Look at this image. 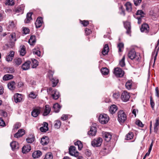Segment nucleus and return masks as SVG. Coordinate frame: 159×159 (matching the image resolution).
Here are the masks:
<instances>
[{
	"instance_id": "9d476101",
	"label": "nucleus",
	"mask_w": 159,
	"mask_h": 159,
	"mask_svg": "<svg viewBox=\"0 0 159 159\" xmlns=\"http://www.w3.org/2000/svg\"><path fill=\"white\" fill-rule=\"evenodd\" d=\"M130 98V95L129 93L126 91H124L122 93L121 96V99L124 102L128 101Z\"/></svg>"
},
{
	"instance_id": "c85d7f7f",
	"label": "nucleus",
	"mask_w": 159,
	"mask_h": 159,
	"mask_svg": "<svg viewBox=\"0 0 159 159\" xmlns=\"http://www.w3.org/2000/svg\"><path fill=\"white\" fill-rule=\"evenodd\" d=\"M109 51V46L108 44H105L103 47L102 51V53L103 55H105L107 54Z\"/></svg>"
},
{
	"instance_id": "864d4df0",
	"label": "nucleus",
	"mask_w": 159,
	"mask_h": 159,
	"mask_svg": "<svg viewBox=\"0 0 159 159\" xmlns=\"http://www.w3.org/2000/svg\"><path fill=\"white\" fill-rule=\"evenodd\" d=\"M52 158L53 156L52 154L48 153L46 154L44 159H52Z\"/></svg>"
},
{
	"instance_id": "5fc2aeb1",
	"label": "nucleus",
	"mask_w": 159,
	"mask_h": 159,
	"mask_svg": "<svg viewBox=\"0 0 159 159\" xmlns=\"http://www.w3.org/2000/svg\"><path fill=\"white\" fill-rule=\"evenodd\" d=\"M29 96L31 98L34 99L36 98L37 95L34 92H31L29 94Z\"/></svg>"
},
{
	"instance_id": "7ed1b4c3",
	"label": "nucleus",
	"mask_w": 159,
	"mask_h": 159,
	"mask_svg": "<svg viewBox=\"0 0 159 159\" xmlns=\"http://www.w3.org/2000/svg\"><path fill=\"white\" fill-rule=\"evenodd\" d=\"M98 120L102 124H105L108 122L109 118L108 116L106 114H101L99 116Z\"/></svg>"
},
{
	"instance_id": "49530a36",
	"label": "nucleus",
	"mask_w": 159,
	"mask_h": 159,
	"mask_svg": "<svg viewBox=\"0 0 159 159\" xmlns=\"http://www.w3.org/2000/svg\"><path fill=\"white\" fill-rule=\"evenodd\" d=\"M117 47L118 48V52H121L122 51V49L124 48V44L122 43H120L118 44Z\"/></svg>"
},
{
	"instance_id": "052dcab7",
	"label": "nucleus",
	"mask_w": 159,
	"mask_h": 159,
	"mask_svg": "<svg viewBox=\"0 0 159 159\" xmlns=\"http://www.w3.org/2000/svg\"><path fill=\"white\" fill-rule=\"evenodd\" d=\"M136 124L139 126L141 127H143V124L142 122L139 120H138L136 121Z\"/></svg>"
},
{
	"instance_id": "69168bd1",
	"label": "nucleus",
	"mask_w": 159,
	"mask_h": 159,
	"mask_svg": "<svg viewBox=\"0 0 159 159\" xmlns=\"http://www.w3.org/2000/svg\"><path fill=\"white\" fill-rule=\"evenodd\" d=\"M34 54L37 55L39 57L40 56V52L39 50H34L33 51Z\"/></svg>"
},
{
	"instance_id": "f03ea898",
	"label": "nucleus",
	"mask_w": 159,
	"mask_h": 159,
	"mask_svg": "<svg viewBox=\"0 0 159 159\" xmlns=\"http://www.w3.org/2000/svg\"><path fill=\"white\" fill-rule=\"evenodd\" d=\"M9 42L8 45L9 47L12 48L14 45L15 42L16 40V34L14 33L11 34L9 36Z\"/></svg>"
},
{
	"instance_id": "e433bc0d",
	"label": "nucleus",
	"mask_w": 159,
	"mask_h": 159,
	"mask_svg": "<svg viewBox=\"0 0 159 159\" xmlns=\"http://www.w3.org/2000/svg\"><path fill=\"white\" fill-rule=\"evenodd\" d=\"M20 48V55L22 56H24L26 53L25 46L24 45H21Z\"/></svg>"
},
{
	"instance_id": "0eeeda50",
	"label": "nucleus",
	"mask_w": 159,
	"mask_h": 159,
	"mask_svg": "<svg viewBox=\"0 0 159 159\" xmlns=\"http://www.w3.org/2000/svg\"><path fill=\"white\" fill-rule=\"evenodd\" d=\"M102 141V138H98L94 139L92 142L91 144L93 147H99L101 145Z\"/></svg>"
},
{
	"instance_id": "bb28decb",
	"label": "nucleus",
	"mask_w": 159,
	"mask_h": 159,
	"mask_svg": "<svg viewBox=\"0 0 159 159\" xmlns=\"http://www.w3.org/2000/svg\"><path fill=\"white\" fill-rule=\"evenodd\" d=\"M36 42V37L35 35H31L28 41V43L31 45H34Z\"/></svg>"
},
{
	"instance_id": "774afa93",
	"label": "nucleus",
	"mask_w": 159,
	"mask_h": 159,
	"mask_svg": "<svg viewBox=\"0 0 159 159\" xmlns=\"http://www.w3.org/2000/svg\"><path fill=\"white\" fill-rule=\"evenodd\" d=\"M120 95L119 93H113V97L115 99L118 98L120 97Z\"/></svg>"
},
{
	"instance_id": "f257e3e1",
	"label": "nucleus",
	"mask_w": 159,
	"mask_h": 159,
	"mask_svg": "<svg viewBox=\"0 0 159 159\" xmlns=\"http://www.w3.org/2000/svg\"><path fill=\"white\" fill-rule=\"evenodd\" d=\"M118 120L120 123H124L126 120L127 116L123 111L120 110L117 112Z\"/></svg>"
},
{
	"instance_id": "473e14b6",
	"label": "nucleus",
	"mask_w": 159,
	"mask_h": 159,
	"mask_svg": "<svg viewBox=\"0 0 159 159\" xmlns=\"http://www.w3.org/2000/svg\"><path fill=\"white\" fill-rule=\"evenodd\" d=\"M42 154V152L39 150H38L34 152L32 156L34 158H37L40 157Z\"/></svg>"
},
{
	"instance_id": "680f3d73",
	"label": "nucleus",
	"mask_w": 159,
	"mask_h": 159,
	"mask_svg": "<svg viewBox=\"0 0 159 159\" xmlns=\"http://www.w3.org/2000/svg\"><path fill=\"white\" fill-rule=\"evenodd\" d=\"M23 33L25 34H28L30 32V30L26 27H23Z\"/></svg>"
},
{
	"instance_id": "6e6552de",
	"label": "nucleus",
	"mask_w": 159,
	"mask_h": 159,
	"mask_svg": "<svg viewBox=\"0 0 159 159\" xmlns=\"http://www.w3.org/2000/svg\"><path fill=\"white\" fill-rule=\"evenodd\" d=\"M114 73L116 76L119 77H122L124 74V71L119 67L115 68Z\"/></svg>"
},
{
	"instance_id": "b1692460",
	"label": "nucleus",
	"mask_w": 159,
	"mask_h": 159,
	"mask_svg": "<svg viewBox=\"0 0 159 159\" xmlns=\"http://www.w3.org/2000/svg\"><path fill=\"white\" fill-rule=\"evenodd\" d=\"M15 101L16 102H20L22 99L21 94L18 93L15 94L14 96Z\"/></svg>"
},
{
	"instance_id": "e2e57ef3",
	"label": "nucleus",
	"mask_w": 159,
	"mask_h": 159,
	"mask_svg": "<svg viewBox=\"0 0 159 159\" xmlns=\"http://www.w3.org/2000/svg\"><path fill=\"white\" fill-rule=\"evenodd\" d=\"M85 33L86 35H89L91 34L92 32L91 30L89 29H88L87 28H86L85 29Z\"/></svg>"
},
{
	"instance_id": "c9c22d12",
	"label": "nucleus",
	"mask_w": 159,
	"mask_h": 159,
	"mask_svg": "<svg viewBox=\"0 0 159 159\" xmlns=\"http://www.w3.org/2000/svg\"><path fill=\"white\" fill-rule=\"evenodd\" d=\"M14 63L16 66L20 65L22 63V60L20 58H16L14 60Z\"/></svg>"
},
{
	"instance_id": "a211bd4d",
	"label": "nucleus",
	"mask_w": 159,
	"mask_h": 159,
	"mask_svg": "<svg viewBox=\"0 0 159 159\" xmlns=\"http://www.w3.org/2000/svg\"><path fill=\"white\" fill-rule=\"evenodd\" d=\"M31 149L30 144L24 145L22 148V152L23 153H26L29 152Z\"/></svg>"
},
{
	"instance_id": "aec40b11",
	"label": "nucleus",
	"mask_w": 159,
	"mask_h": 159,
	"mask_svg": "<svg viewBox=\"0 0 159 159\" xmlns=\"http://www.w3.org/2000/svg\"><path fill=\"white\" fill-rule=\"evenodd\" d=\"M49 138L48 136H43L41 138L40 143L43 145H45L49 142Z\"/></svg>"
},
{
	"instance_id": "4be33fe9",
	"label": "nucleus",
	"mask_w": 159,
	"mask_h": 159,
	"mask_svg": "<svg viewBox=\"0 0 159 159\" xmlns=\"http://www.w3.org/2000/svg\"><path fill=\"white\" fill-rule=\"evenodd\" d=\"M48 124L46 122H43V126L40 128V130L41 132H46L48 129Z\"/></svg>"
},
{
	"instance_id": "3c124183",
	"label": "nucleus",
	"mask_w": 159,
	"mask_h": 159,
	"mask_svg": "<svg viewBox=\"0 0 159 159\" xmlns=\"http://www.w3.org/2000/svg\"><path fill=\"white\" fill-rule=\"evenodd\" d=\"M80 23L82 24L83 26L85 27L86 26L89 24V21L88 20H80Z\"/></svg>"
},
{
	"instance_id": "338daca9",
	"label": "nucleus",
	"mask_w": 159,
	"mask_h": 159,
	"mask_svg": "<svg viewBox=\"0 0 159 159\" xmlns=\"http://www.w3.org/2000/svg\"><path fill=\"white\" fill-rule=\"evenodd\" d=\"M120 9L121 10V12L120 14H123L124 16L125 15V10L123 6H121L120 7Z\"/></svg>"
},
{
	"instance_id": "4d7b16f0",
	"label": "nucleus",
	"mask_w": 159,
	"mask_h": 159,
	"mask_svg": "<svg viewBox=\"0 0 159 159\" xmlns=\"http://www.w3.org/2000/svg\"><path fill=\"white\" fill-rule=\"evenodd\" d=\"M150 100L151 106L152 109H153L154 107L155 103L152 96L150 97Z\"/></svg>"
},
{
	"instance_id": "58836bf2",
	"label": "nucleus",
	"mask_w": 159,
	"mask_h": 159,
	"mask_svg": "<svg viewBox=\"0 0 159 159\" xmlns=\"http://www.w3.org/2000/svg\"><path fill=\"white\" fill-rule=\"evenodd\" d=\"M74 145L78 146V148L79 150H81L83 148V144L80 141L78 140L74 143Z\"/></svg>"
},
{
	"instance_id": "13d9d810",
	"label": "nucleus",
	"mask_w": 159,
	"mask_h": 159,
	"mask_svg": "<svg viewBox=\"0 0 159 159\" xmlns=\"http://www.w3.org/2000/svg\"><path fill=\"white\" fill-rule=\"evenodd\" d=\"M159 125L158 124V123H155L154 125V131L155 133L157 134L158 129V126Z\"/></svg>"
},
{
	"instance_id": "72a5a7b5",
	"label": "nucleus",
	"mask_w": 159,
	"mask_h": 159,
	"mask_svg": "<svg viewBox=\"0 0 159 159\" xmlns=\"http://www.w3.org/2000/svg\"><path fill=\"white\" fill-rule=\"evenodd\" d=\"M126 7V11L129 12L131 11L132 10V4L129 2H128L125 5Z\"/></svg>"
},
{
	"instance_id": "ea45409f",
	"label": "nucleus",
	"mask_w": 159,
	"mask_h": 159,
	"mask_svg": "<svg viewBox=\"0 0 159 159\" xmlns=\"http://www.w3.org/2000/svg\"><path fill=\"white\" fill-rule=\"evenodd\" d=\"M32 63V66L33 68H35L39 65L38 61L35 59H31Z\"/></svg>"
},
{
	"instance_id": "dca6fc26",
	"label": "nucleus",
	"mask_w": 159,
	"mask_h": 159,
	"mask_svg": "<svg viewBox=\"0 0 159 159\" xmlns=\"http://www.w3.org/2000/svg\"><path fill=\"white\" fill-rule=\"evenodd\" d=\"M124 26L126 30V34H130L131 27L130 23L129 22H125L124 23Z\"/></svg>"
},
{
	"instance_id": "ddd939ff",
	"label": "nucleus",
	"mask_w": 159,
	"mask_h": 159,
	"mask_svg": "<svg viewBox=\"0 0 159 159\" xmlns=\"http://www.w3.org/2000/svg\"><path fill=\"white\" fill-rule=\"evenodd\" d=\"M41 110L39 108H34L31 112V115L34 117H36L40 114Z\"/></svg>"
},
{
	"instance_id": "8fccbe9b",
	"label": "nucleus",
	"mask_w": 159,
	"mask_h": 159,
	"mask_svg": "<svg viewBox=\"0 0 159 159\" xmlns=\"http://www.w3.org/2000/svg\"><path fill=\"white\" fill-rule=\"evenodd\" d=\"M145 14L144 13L142 10H138L136 13V15H140V17H144Z\"/></svg>"
},
{
	"instance_id": "39448f33",
	"label": "nucleus",
	"mask_w": 159,
	"mask_h": 159,
	"mask_svg": "<svg viewBox=\"0 0 159 159\" xmlns=\"http://www.w3.org/2000/svg\"><path fill=\"white\" fill-rule=\"evenodd\" d=\"M49 74L48 77L50 81L52 82V86L55 87L59 82L58 79L56 77L53 76V73L52 72H51L49 73Z\"/></svg>"
},
{
	"instance_id": "5701e85b",
	"label": "nucleus",
	"mask_w": 159,
	"mask_h": 159,
	"mask_svg": "<svg viewBox=\"0 0 159 159\" xmlns=\"http://www.w3.org/2000/svg\"><path fill=\"white\" fill-rule=\"evenodd\" d=\"M117 109L118 108L115 105H112L110 107L109 111L111 114H113L115 113Z\"/></svg>"
},
{
	"instance_id": "412c9836",
	"label": "nucleus",
	"mask_w": 159,
	"mask_h": 159,
	"mask_svg": "<svg viewBox=\"0 0 159 159\" xmlns=\"http://www.w3.org/2000/svg\"><path fill=\"white\" fill-rule=\"evenodd\" d=\"M97 132V128L95 127L92 126L90 128V130L88 132V134L92 136L95 135Z\"/></svg>"
},
{
	"instance_id": "c03bdc74",
	"label": "nucleus",
	"mask_w": 159,
	"mask_h": 159,
	"mask_svg": "<svg viewBox=\"0 0 159 159\" xmlns=\"http://www.w3.org/2000/svg\"><path fill=\"white\" fill-rule=\"evenodd\" d=\"M125 86L128 89H130L132 87V81L130 80L128 81L125 84Z\"/></svg>"
},
{
	"instance_id": "7c9ffc66",
	"label": "nucleus",
	"mask_w": 159,
	"mask_h": 159,
	"mask_svg": "<svg viewBox=\"0 0 159 159\" xmlns=\"http://www.w3.org/2000/svg\"><path fill=\"white\" fill-rule=\"evenodd\" d=\"M24 6L23 5L19 6L14 11L15 13H23L24 10Z\"/></svg>"
},
{
	"instance_id": "4468645a",
	"label": "nucleus",
	"mask_w": 159,
	"mask_h": 159,
	"mask_svg": "<svg viewBox=\"0 0 159 159\" xmlns=\"http://www.w3.org/2000/svg\"><path fill=\"white\" fill-rule=\"evenodd\" d=\"M43 22V19L41 17H38L35 23L36 27L37 28H40L42 25Z\"/></svg>"
},
{
	"instance_id": "bf43d9fd",
	"label": "nucleus",
	"mask_w": 159,
	"mask_h": 159,
	"mask_svg": "<svg viewBox=\"0 0 159 159\" xmlns=\"http://www.w3.org/2000/svg\"><path fill=\"white\" fill-rule=\"evenodd\" d=\"M142 0H134V5L136 6H138L140 5Z\"/></svg>"
},
{
	"instance_id": "09e8293b",
	"label": "nucleus",
	"mask_w": 159,
	"mask_h": 159,
	"mask_svg": "<svg viewBox=\"0 0 159 159\" xmlns=\"http://www.w3.org/2000/svg\"><path fill=\"white\" fill-rule=\"evenodd\" d=\"M125 55H124L121 60L120 61L119 64L121 67H124L125 66Z\"/></svg>"
},
{
	"instance_id": "f3484780",
	"label": "nucleus",
	"mask_w": 159,
	"mask_h": 159,
	"mask_svg": "<svg viewBox=\"0 0 159 159\" xmlns=\"http://www.w3.org/2000/svg\"><path fill=\"white\" fill-rule=\"evenodd\" d=\"M52 98L55 100L57 99L60 97L59 92L56 89L54 90L52 92Z\"/></svg>"
},
{
	"instance_id": "2eb2a0df",
	"label": "nucleus",
	"mask_w": 159,
	"mask_h": 159,
	"mask_svg": "<svg viewBox=\"0 0 159 159\" xmlns=\"http://www.w3.org/2000/svg\"><path fill=\"white\" fill-rule=\"evenodd\" d=\"M25 134V131L23 129H20L18 130L17 132L14 135L15 138H19L22 137Z\"/></svg>"
},
{
	"instance_id": "f704fd0d",
	"label": "nucleus",
	"mask_w": 159,
	"mask_h": 159,
	"mask_svg": "<svg viewBox=\"0 0 159 159\" xmlns=\"http://www.w3.org/2000/svg\"><path fill=\"white\" fill-rule=\"evenodd\" d=\"M61 108V106L57 103L54 104L53 106L54 111L56 113L58 112L59 111Z\"/></svg>"
},
{
	"instance_id": "6e6d98bb",
	"label": "nucleus",
	"mask_w": 159,
	"mask_h": 159,
	"mask_svg": "<svg viewBox=\"0 0 159 159\" xmlns=\"http://www.w3.org/2000/svg\"><path fill=\"white\" fill-rule=\"evenodd\" d=\"M85 154L88 157H90L92 154L91 151L89 149H86L85 150Z\"/></svg>"
},
{
	"instance_id": "393cba45",
	"label": "nucleus",
	"mask_w": 159,
	"mask_h": 159,
	"mask_svg": "<svg viewBox=\"0 0 159 159\" xmlns=\"http://www.w3.org/2000/svg\"><path fill=\"white\" fill-rule=\"evenodd\" d=\"M14 55V52L13 51H11L9 52V54L7 55L6 57V59L7 61H11L13 59V57Z\"/></svg>"
},
{
	"instance_id": "a19ab883",
	"label": "nucleus",
	"mask_w": 159,
	"mask_h": 159,
	"mask_svg": "<svg viewBox=\"0 0 159 159\" xmlns=\"http://www.w3.org/2000/svg\"><path fill=\"white\" fill-rule=\"evenodd\" d=\"M101 72L102 74L104 75H106L109 73V70L106 67L102 68L101 70Z\"/></svg>"
},
{
	"instance_id": "0e129e2a",
	"label": "nucleus",
	"mask_w": 159,
	"mask_h": 159,
	"mask_svg": "<svg viewBox=\"0 0 159 159\" xmlns=\"http://www.w3.org/2000/svg\"><path fill=\"white\" fill-rule=\"evenodd\" d=\"M5 123L2 118H0V126H5Z\"/></svg>"
},
{
	"instance_id": "603ef678",
	"label": "nucleus",
	"mask_w": 159,
	"mask_h": 159,
	"mask_svg": "<svg viewBox=\"0 0 159 159\" xmlns=\"http://www.w3.org/2000/svg\"><path fill=\"white\" fill-rule=\"evenodd\" d=\"M14 4V0H7L5 2V4L8 5H13Z\"/></svg>"
},
{
	"instance_id": "79ce46f5",
	"label": "nucleus",
	"mask_w": 159,
	"mask_h": 159,
	"mask_svg": "<svg viewBox=\"0 0 159 159\" xmlns=\"http://www.w3.org/2000/svg\"><path fill=\"white\" fill-rule=\"evenodd\" d=\"M13 76L12 75L7 74L5 75L3 77V79L4 80H7L12 79Z\"/></svg>"
},
{
	"instance_id": "6ab92c4d",
	"label": "nucleus",
	"mask_w": 159,
	"mask_h": 159,
	"mask_svg": "<svg viewBox=\"0 0 159 159\" xmlns=\"http://www.w3.org/2000/svg\"><path fill=\"white\" fill-rule=\"evenodd\" d=\"M31 62L30 61H27L22 65V68L24 70H28L30 68V64Z\"/></svg>"
},
{
	"instance_id": "f8f14e48",
	"label": "nucleus",
	"mask_w": 159,
	"mask_h": 159,
	"mask_svg": "<svg viewBox=\"0 0 159 159\" xmlns=\"http://www.w3.org/2000/svg\"><path fill=\"white\" fill-rule=\"evenodd\" d=\"M102 137L105 138V140L107 142L109 141L111 138V135L110 133L104 132L102 133Z\"/></svg>"
},
{
	"instance_id": "20e7f679",
	"label": "nucleus",
	"mask_w": 159,
	"mask_h": 159,
	"mask_svg": "<svg viewBox=\"0 0 159 159\" xmlns=\"http://www.w3.org/2000/svg\"><path fill=\"white\" fill-rule=\"evenodd\" d=\"M128 56V57L131 60L136 58V60L137 61H139L140 60L139 58L138 57V56L136 55V52L134 49H132L129 51Z\"/></svg>"
},
{
	"instance_id": "9b49d317",
	"label": "nucleus",
	"mask_w": 159,
	"mask_h": 159,
	"mask_svg": "<svg viewBox=\"0 0 159 159\" xmlns=\"http://www.w3.org/2000/svg\"><path fill=\"white\" fill-rule=\"evenodd\" d=\"M140 30L142 32L148 33L149 31V26L147 24L144 23L141 25Z\"/></svg>"
},
{
	"instance_id": "cd10ccee",
	"label": "nucleus",
	"mask_w": 159,
	"mask_h": 159,
	"mask_svg": "<svg viewBox=\"0 0 159 159\" xmlns=\"http://www.w3.org/2000/svg\"><path fill=\"white\" fill-rule=\"evenodd\" d=\"M10 146L13 150L18 149L19 145L18 143L16 141H13L10 143Z\"/></svg>"
},
{
	"instance_id": "37998d69",
	"label": "nucleus",
	"mask_w": 159,
	"mask_h": 159,
	"mask_svg": "<svg viewBox=\"0 0 159 159\" xmlns=\"http://www.w3.org/2000/svg\"><path fill=\"white\" fill-rule=\"evenodd\" d=\"M21 125V124L20 122H16L14 125L13 130L15 131L20 127Z\"/></svg>"
},
{
	"instance_id": "423d86ee",
	"label": "nucleus",
	"mask_w": 159,
	"mask_h": 159,
	"mask_svg": "<svg viewBox=\"0 0 159 159\" xmlns=\"http://www.w3.org/2000/svg\"><path fill=\"white\" fill-rule=\"evenodd\" d=\"M69 154L75 157L79 156V152L76 151V148L74 146H71L69 149Z\"/></svg>"
},
{
	"instance_id": "1a4fd4ad",
	"label": "nucleus",
	"mask_w": 159,
	"mask_h": 159,
	"mask_svg": "<svg viewBox=\"0 0 159 159\" xmlns=\"http://www.w3.org/2000/svg\"><path fill=\"white\" fill-rule=\"evenodd\" d=\"M111 152L109 146L108 145L104 146L100 151L99 154L100 155L105 156Z\"/></svg>"
},
{
	"instance_id": "4c0bfd02",
	"label": "nucleus",
	"mask_w": 159,
	"mask_h": 159,
	"mask_svg": "<svg viewBox=\"0 0 159 159\" xmlns=\"http://www.w3.org/2000/svg\"><path fill=\"white\" fill-rule=\"evenodd\" d=\"M31 137H28L26 139V141L28 143H32L34 141L35 137L33 135H30Z\"/></svg>"
},
{
	"instance_id": "2f4dec72",
	"label": "nucleus",
	"mask_w": 159,
	"mask_h": 159,
	"mask_svg": "<svg viewBox=\"0 0 159 159\" xmlns=\"http://www.w3.org/2000/svg\"><path fill=\"white\" fill-rule=\"evenodd\" d=\"M45 107V108L43 113V115L47 116L49 113L51 111V108L48 105H46Z\"/></svg>"
},
{
	"instance_id": "c756f323",
	"label": "nucleus",
	"mask_w": 159,
	"mask_h": 159,
	"mask_svg": "<svg viewBox=\"0 0 159 159\" xmlns=\"http://www.w3.org/2000/svg\"><path fill=\"white\" fill-rule=\"evenodd\" d=\"M15 85L16 83L14 81H12L8 83L7 86L8 88L10 90H14L15 88Z\"/></svg>"
},
{
	"instance_id": "de8ad7c7",
	"label": "nucleus",
	"mask_w": 159,
	"mask_h": 159,
	"mask_svg": "<svg viewBox=\"0 0 159 159\" xmlns=\"http://www.w3.org/2000/svg\"><path fill=\"white\" fill-rule=\"evenodd\" d=\"M133 134L132 132H129L126 136V139L130 140L133 139Z\"/></svg>"
},
{
	"instance_id": "a18cd8bd",
	"label": "nucleus",
	"mask_w": 159,
	"mask_h": 159,
	"mask_svg": "<svg viewBox=\"0 0 159 159\" xmlns=\"http://www.w3.org/2000/svg\"><path fill=\"white\" fill-rule=\"evenodd\" d=\"M61 122L59 120H56L54 122V126L55 128L58 129L61 125Z\"/></svg>"
},
{
	"instance_id": "a878e982",
	"label": "nucleus",
	"mask_w": 159,
	"mask_h": 159,
	"mask_svg": "<svg viewBox=\"0 0 159 159\" xmlns=\"http://www.w3.org/2000/svg\"><path fill=\"white\" fill-rule=\"evenodd\" d=\"M33 14L32 12H29L26 15V18L24 22L25 23H29L30 21L32 20V15Z\"/></svg>"
}]
</instances>
